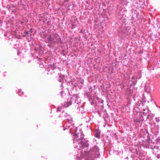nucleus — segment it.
<instances>
[{
	"instance_id": "3",
	"label": "nucleus",
	"mask_w": 160,
	"mask_h": 160,
	"mask_svg": "<svg viewBox=\"0 0 160 160\" xmlns=\"http://www.w3.org/2000/svg\"><path fill=\"white\" fill-rule=\"evenodd\" d=\"M134 121L138 123H142L143 122V120H140L138 119H135Z\"/></svg>"
},
{
	"instance_id": "7",
	"label": "nucleus",
	"mask_w": 160,
	"mask_h": 160,
	"mask_svg": "<svg viewBox=\"0 0 160 160\" xmlns=\"http://www.w3.org/2000/svg\"><path fill=\"white\" fill-rule=\"evenodd\" d=\"M136 80H135V81L133 82V84H135L136 83Z\"/></svg>"
},
{
	"instance_id": "9",
	"label": "nucleus",
	"mask_w": 160,
	"mask_h": 160,
	"mask_svg": "<svg viewBox=\"0 0 160 160\" xmlns=\"http://www.w3.org/2000/svg\"><path fill=\"white\" fill-rule=\"evenodd\" d=\"M58 34H55V36H58Z\"/></svg>"
},
{
	"instance_id": "2",
	"label": "nucleus",
	"mask_w": 160,
	"mask_h": 160,
	"mask_svg": "<svg viewBox=\"0 0 160 160\" xmlns=\"http://www.w3.org/2000/svg\"><path fill=\"white\" fill-rule=\"evenodd\" d=\"M48 41L52 42V41H53L54 39L52 38L51 35H49L48 38Z\"/></svg>"
},
{
	"instance_id": "4",
	"label": "nucleus",
	"mask_w": 160,
	"mask_h": 160,
	"mask_svg": "<svg viewBox=\"0 0 160 160\" xmlns=\"http://www.w3.org/2000/svg\"><path fill=\"white\" fill-rule=\"evenodd\" d=\"M80 143H81V144L82 145V147L84 148L85 147L87 146V145L86 144V143L85 142H82Z\"/></svg>"
},
{
	"instance_id": "6",
	"label": "nucleus",
	"mask_w": 160,
	"mask_h": 160,
	"mask_svg": "<svg viewBox=\"0 0 160 160\" xmlns=\"http://www.w3.org/2000/svg\"><path fill=\"white\" fill-rule=\"evenodd\" d=\"M24 33L25 34L24 35V36H26L28 34V31H26L24 32Z\"/></svg>"
},
{
	"instance_id": "8",
	"label": "nucleus",
	"mask_w": 160,
	"mask_h": 160,
	"mask_svg": "<svg viewBox=\"0 0 160 160\" xmlns=\"http://www.w3.org/2000/svg\"><path fill=\"white\" fill-rule=\"evenodd\" d=\"M134 79V77H132V80H133V79Z\"/></svg>"
},
{
	"instance_id": "5",
	"label": "nucleus",
	"mask_w": 160,
	"mask_h": 160,
	"mask_svg": "<svg viewBox=\"0 0 160 160\" xmlns=\"http://www.w3.org/2000/svg\"><path fill=\"white\" fill-rule=\"evenodd\" d=\"M74 141L75 140H78V139H77V138L78 137V135L77 134L75 135H74Z\"/></svg>"
},
{
	"instance_id": "1",
	"label": "nucleus",
	"mask_w": 160,
	"mask_h": 160,
	"mask_svg": "<svg viewBox=\"0 0 160 160\" xmlns=\"http://www.w3.org/2000/svg\"><path fill=\"white\" fill-rule=\"evenodd\" d=\"M72 104V102L70 100H68V101L67 102H65V103L64 104V106L65 107H68Z\"/></svg>"
}]
</instances>
